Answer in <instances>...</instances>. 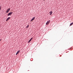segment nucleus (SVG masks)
<instances>
[{"mask_svg":"<svg viewBox=\"0 0 73 73\" xmlns=\"http://www.w3.org/2000/svg\"><path fill=\"white\" fill-rule=\"evenodd\" d=\"M13 14V12H11L9 13L7 15L8 16H11V15H12Z\"/></svg>","mask_w":73,"mask_h":73,"instance_id":"nucleus-1","label":"nucleus"},{"mask_svg":"<svg viewBox=\"0 0 73 73\" xmlns=\"http://www.w3.org/2000/svg\"><path fill=\"white\" fill-rule=\"evenodd\" d=\"M10 9H11L10 8H9V9H8L7 10V11L6 12V13H8V12H9V11H10Z\"/></svg>","mask_w":73,"mask_h":73,"instance_id":"nucleus-2","label":"nucleus"},{"mask_svg":"<svg viewBox=\"0 0 73 73\" xmlns=\"http://www.w3.org/2000/svg\"><path fill=\"white\" fill-rule=\"evenodd\" d=\"M33 38H31L28 41V43H29L31 41V40H32V39Z\"/></svg>","mask_w":73,"mask_h":73,"instance_id":"nucleus-3","label":"nucleus"},{"mask_svg":"<svg viewBox=\"0 0 73 73\" xmlns=\"http://www.w3.org/2000/svg\"><path fill=\"white\" fill-rule=\"evenodd\" d=\"M35 19V17H33V18L31 20V22L32 21H33L34 20V19Z\"/></svg>","mask_w":73,"mask_h":73,"instance_id":"nucleus-4","label":"nucleus"},{"mask_svg":"<svg viewBox=\"0 0 73 73\" xmlns=\"http://www.w3.org/2000/svg\"><path fill=\"white\" fill-rule=\"evenodd\" d=\"M20 50H18L16 53V55H17V54H19V53H20Z\"/></svg>","mask_w":73,"mask_h":73,"instance_id":"nucleus-5","label":"nucleus"},{"mask_svg":"<svg viewBox=\"0 0 73 73\" xmlns=\"http://www.w3.org/2000/svg\"><path fill=\"white\" fill-rule=\"evenodd\" d=\"M11 19V17H9L8 18H7V19L6 20V21H8V20H9V19Z\"/></svg>","mask_w":73,"mask_h":73,"instance_id":"nucleus-6","label":"nucleus"},{"mask_svg":"<svg viewBox=\"0 0 73 73\" xmlns=\"http://www.w3.org/2000/svg\"><path fill=\"white\" fill-rule=\"evenodd\" d=\"M48 24H49V22H48V21H47V22L46 23V25H48Z\"/></svg>","mask_w":73,"mask_h":73,"instance_id":"nucleus-7","label":"nucleus"},{"mask_svg":"<svg viewBox=\"0 0 73 73\" xmlns=\"http://www.w3.org/2000/svg\"><path fill=\"white\" fill-rule=\"evenodd\" d=\"M49 13H50V15H52V11H51Z\"/></svg>","mask_w":73,"mask_h":73,"instance_id":"nucleus-8","label":"nucleus"},{"mask_svg":"<svg viewBox=\"0 0 73 73\" xmlns=\"http://www.w3.org/2000/svg\"><path fill=\"white\" fill-rule=\"evenodd\" d=\"M73 24V22L71 23L70 24V26H72V25Z\"/></svg>","mask_w":73,"mask_h":73,"instance_id":"nucleus-9","label":"nucleus"},{"mask_svg":"<svg viewBox=\"0 0 73 73\" xmlns=\"http://www.w3.org/2000/svg\"><path fill=\"white\" fill-rule=\"evenodd\" d=\"M29 25H27V27H26V28H28V27H29Z\"/></svg>","mask_w":73,"mask_h":73,"instance_id":"nucleus-10","label":"nucleus"},{"mask_svg":"<svg viewBox=\"0 0 73 73\" xmlns=\"http://www.w3.org/2000/svg\"><path fill=\"white\" fill-rule=\"evenodd\" d=\"M1 7L0 6V11L1 10Z\"/></svg>","mask_w":73,"mask_h":73,"instance_id":"nucleus-11","label":"nucleus"},{"mask_svg":"<svg viewBox=\"0 0 73 73\" xmlns=\"http://www.w3.org/2000/svg\"><path fill=\"white\" fill-rule=\"evenodd\" d=\"M50 21L49 20V21H48V22H49V23H50Z\"/></svg>","mask_w":73,"mask_h":73,"instance_id":"nucleus-12","label":"nucleus"},{"mask_svg":"<svg viewBox=\"0 0 73 73\" xmlns=\"http://www.w3.org/2000/svg\"><path fill=\"white\" fill-rule=\"evenodd\" d=\"M1 39H0V41H1Z\"/></svg>","mask_w":73,"mask_h":73,"instance_id":"nucleus-13","label":"nucleus"},{"mask_svg":"<svg viewBox=\"0 0 73 73\" xmlns=\"http://www.w3.org/2000/svg\"><path fill=\"white\" fill-rule=\"evenodd\" d=\"M44 0V1H45V0Z\"/></svg>","mask_w":73,"mask_h":73,"instance_id":"nucleus-14","label":"nucleus"}]
</instances>
